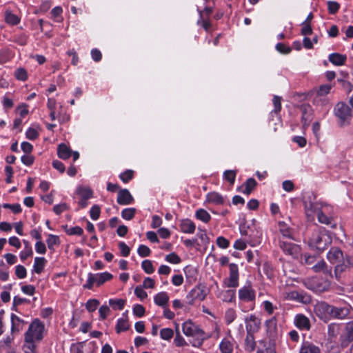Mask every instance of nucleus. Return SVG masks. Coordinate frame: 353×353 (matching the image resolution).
<instances>
[{
	"instance_id": "obj_1",
	"label": "nucleus",
	"mask_w": 353,
	"mask_h": 353,
	"mask_svg": "<svg viewBox=\"0 0 353 353\" xmlns=\"http://www.w3.org/2000/svg\"><path fill=\"white\" fill-rule=\"evenodd\" d=\"M182 331L185 336L195 338L192 344L196 347L201 346L203 341L210 337V335L206 334L198 325L190 320L182 324Z\"/></svg>"
},
{
	"instance_id": "obj_2",
	"label": "nucleus",
	"mask_w": 353,
	"mask_h": 353,
	"mask_svg": "<svg viewBox=\"0 0 353 353\" xmlns=\"http://www.w3.org/2000/svg\"><path fill=\"white\" fill-rule=\"evenodd\" d=\"M332 242L331 237L323 228H316L309 240V245L320 252L323 251Z\"/></svg>"
},
{
	"instance_id": "obj_3",
	"label": "nucleus",
	"mask_w": 353,
	"mask_h": 353,
	"mask_svg": "<svg viewBox=\"0 0 353 353\" xmlns=\"http://www.w3.org/2000/svg\"><path fill=\"white\" fill-rule=\"evenodd\" d=\"M45 332L44 323L39 319L32 321L25 334L26 342L41 341L43 338Z\"/></svg>"
},
{
	"instance_id": "obj_4",
	"label": "nucleus",
	"mask_w": 353,
	"mask_h": 353,
	"mask_svg": "<svg viewBox=\"0 0 353 353\" xmlns=\"http://www.w3.org/2000/svg\"><path fill=\"white\" fill-rule=\"evenodd\" d=\"M353 274V256L346 255L344 260L334 267V276L340 281L342 277L351 276Z\"/></svg>"
},
{
	"instance_id": "obj_5",
	"label": "nucleus",
	"mask_w": 353,
	"mask_h": 353,
	"mask_svg": "<svg viewBox=\"0 0 353 353\" xmlns=\"http://www.w3.org/2000/svg\"><path fill=\"white\" fill-rule=\"evenodd\" d=\"M353 342V321L344 325L340 334L339 343L342 347H347Z\"/></svg>"
},
{
	"instance_id": "obj_6",
	"label": "nucleus",
	"mask_w": 353,
	"mask_h": 353,
	"mask_svg": "<svg viewBox=\"0 0 353 353\" xmlns=\"http://www.w3.org/2000/svg\"><path fill=\"white\" fill-rule=\"evenodd\" d=\"M334 114L341 122H349L353 117V108L344 102H339L334 107Z\"/></svg>"
},
{
	"instance_id": "obj_7",
	"label": "nucleus",
	"mask_w": 353,
	"mask_h": 353,
	"mask_svg": "<svg viewBox=\"0 0 353 353\" xmlns=\"http://www.w3.org/2000/svg\"><path fill=\"white\" fill-rule=\"evenodd\" d=\"M303 204L307 217H312L315 212L320 210V204L316 201V196L312 192L304 196Z\"/></svg>"
},
{
	"instance_id": "obj_8",
	"label": "nucleus",
	"mask_w": 353,
	"mask_h": 353,
	"mask_svg": "<svg viewBox=\"0 0 353 353\" xmlns=\"http://www.w3.org/2000/svg\"><path fill=\"white\" fill-rule=\"evenodd\" d=\"M238 295L239 300L244 303H254L256 299V291L250 281L239 290Z\"/></svg>"
},
{
	"instance_id": "obj_9",
	"label": "nucleus",
	"mask_w": 353,
	"mask_h": 353,
	"mask_svg": "<svg viewBox=\"0 0 353 353\" xmlns=\"http://www.w3.org/2000/svg\"><path fill=\"white\" fill-rule=\"evenodd\" d=\"M279 247L285 254L292 256L293 259H297L301 254L300 247L292 242L280 240Z\"/></svg>"
},
{
	"instance_id": "obj_10",
	"label": "nucleus",
	"mask_w": 353,
	"mask_h": 353,
	"mask_svg": "<svg viewBox=\"0 0 353 353\" xmlns=\"http://www.w3.org/2000/svg\"><path fill=\"white\" fill-rule=\"evenodd\" d=\"M332 305L325 303H318L314 307V312L317 316L323 321H327L332 318Z\"/></svg>"
},
{
	"instance_id": "obj_11",
	"label": "nucleus",
	"mask_w": 353,
	"mask_h": 353,
	"mask_svg": "<svg viewBox=\"0 0 353 353\" xmlns=\"http://www.w3.org/2000/svg\"><path fill=\"white\" fill-rule=\"evenodd\" d=\"M286 299L296 301L304 304H308L312 301L311 296L304 291L292 290L287 293Z\"/></svg>"
},
{
	"instance_id": "obj_12",
	"label": "nucleus",
	"mask_w": 353,
	"mask_h": 353,
	"mask_svg": "<svg viewBox=\"0 0 353 353\" xmlns=\"http://www.w3.org/2000/svg\"><path fill=\"white\" fill-rule=\"evenodd\" d=\"M246 332L248 334L257 332L261 327V321L255 315L250 314L245 319Z\"/></svg>"
},
{
	"instance_id": "obj_13",
	"label": "nucleus",
	"mask_w": 353,
	"mask_h": 353,
	"mask_svg": "<svg viewBox=\"0 0 353 353\" xmlns=\"http://www.w3.org/2000/svg\"><path fill=\"white\" fill-rule=\"evenodd\" d=\"M207 295V292L204 286L198 285L194 288L187 296L190 304H193L195 300L203 301Z\"/></svg>"
},
{
	"instance_id": "obj_14",
	"label": "nucleus",
	"mask_w": 353,
	"mask_h": 353,
	"mask_svg": "<svg viewBox=\"0 0 353 353\" xmlns=\"http://www.w3.org/2000/svg\"><path fill=\"white\" fill-rule=\"evenodd\" d=\"M230 276L228 279L226 286L228 288H236L239 286V268L235 263H230L229 265Z\"/></svg>"
},
{
	"instance_id": "obj_15",
	"label": "nucleus",
	"mask_w": 353,
	"mask_h": 353,
	"mask_svg": "<svg viewBox=\"0 0 353 353\" xmlns=\"http://www.w3.org/2000/svg\"><path fill=\"white\" fill-rule=\"evenodd\" d=\"M330 286V283L327 280V278L323 281H319L317 279H313L307 285V288L317 292H321L327 291Z\"/></svg>"
},
{
	"instance_id": "obj_16",
	"label": "nucleus",
	"mask_w": 353,
	"mask_h": 353,
	"mask_svg": "<svg viewBox=\"0 0 353 353\" xmlns=\"http://www.w3.org/2000/svg\"><path fill=\"white\" fill-rule=\"evenodd\" d=\"M347 254H344L339 248H332L327 254V260L332 263L337 265L344 260Z\"/></svg>"
},
{
	"instance_id": "obj_17",
	"label": "nucleus",
	"mask_w": 353,
	"mask_h": 353,
	"mask_svg": "<svg viewBox=\"0 0 353 353\" xmlns=\"http://www.w3.org/2000/svg\"><path fill=\"white\" fill-rule=\"evenodd\" d=\"M294 324L300 330L308 331L311 327L310 319L303 314H297L295 315Z\"/></svg>"
},
{
	"instance_id": "obj_18",
	"label": "nucleus",
	"mask_w": 353,
	"mask_h": 353,
	"mask_svg": "<svg viewBox=\"0 0 353 353\" xmlns=\"http://www.w3.org/2000/svg\"><path fill=\"white\" fill-rule=\"evenodd\" d=\"M312 270L316 272L323 273L325 278H332V268H329L324 260H319L312 267Z\"/></svg>"
},
{
	"instance_id": "obj_19",
	"label": "nucleus",
	"mask_w": 353,
	"mask_h": 353,
	"mask_svg": "<svg viewBox=\"0 0 353 353\" xmlns=\"http://www.w3.org/2000/svg\"><path fill=\"white\" fill-rule=\"evenodd\" d=\"M134 201L132 196L127 189H122L119 191L117 201L120 205H129Z\"/></svg>"
},
{
	"instance_id": "obj_20",
	"label": "nucleus",
	"mask_w": 353,
	"mask_h": 353,
	"mask_svg": "<svg viewBox=\"0 0 353 353\" xmlns=\"http://www.w3.org/2000/svg\"><path fill=\"white\" fill-rule=\"evenodd\" d=\"M11 334L12 335L19 332L23 329L26 322L17 316V315L12 314L11 315Z\"/></svg>"
},
{
	"instance_id": "obj_21",
	"label": "nucleus",
	"mask_w": 353,
	"mask_h": 353,
	"mask_svg": "<svg viewBox=\"0 0 353 353\" xmlns=\"http://www.w3.org/2000/svg\"><path fill=\"white\" fill-rule=\"evenodd\" d=\"M332 318L343 319L347 316L350 314L349 307L347 306L336 307L332 305Z\"/></svg>"
},
{
	"instance_id": "obj_22",
	"label": "nucleus",
	"mask_w": 353,
	"mask_h": 353,
	"mask_svg": "<svg viewBox=\"0 0 353 353\" xmlns=\"http://www.w3.org/2000/svg\"><path fill=\"white\" fill-rule=\"evenodd\" d=\"M179 227L182 232L187 234H193L196 229L194 222L188 219L181 220Z\"/></svg>"
},
{
	"instance_id": "obj_23",
	"label": "nucleus",
	"mask_w": 353,
	"mask_h": 353,
	"mask_svg": "<svg viewBox=\"0 0 353 353\" xmlns=\"http://www.w3.org/2000/svg\"><path fill=\"white\" fill-rule=\"evenodd\" d=\"M344 325L339 323H331L328 325V336L331 341H334L341 334Z\"/></svg>"
},
{
	"instance_id": "obj_24",
	"label": "nucleus",
	"mask_w": 353,
	"mask_h": 353,
	"mask_svg": "<svg viewBox=\"0 0 353 353\" xmlns=\"http://www.w3.org/2000/svg\"><path fill=\"white\" fill-rule=\"evenodd\" d=\"M154 301L156 305L165 308L166 306H168L169 296L165 292H159L154 296Z\"/></svg>"
},
{
	"instance_id": "obj_25",
	"label": "nucleus",
	"mask_w": 353,
	"mask_h": 353,
	"mask_svg": "<svg viewBox=\"0 0 353 353\" xmlns=\"http://www.w3.org/2000/svg\"><path fill=\"white\" fill-rule=\"evenodd\" d=\"M225 199L222 195L216 192H212L206 195V202L216 205L223 204Z\"/></svg>"
},
{
	"instance_id": "obj_26",
	"label": "nucleus",
	"mask_w": 353,
	"mask_h": 353,
	"mask_svg": "<svg viewBox=\"0 0 353 353\" xmlns=\"http://www.w3.org/2000/svg\"><path fill=\"white\" fill-rule=\"evenodd\" d=\"M328 59L335 65H343L347 60V56L339 53H332L329 55Z\"/></svg>"
},
{
	"instance_id": "obj_27",
	"label": "nucleus",
	"mask_w": 353,
	"mask_h": 353,
	"mask_svg": "<svg viewBox=\"0 0 353 353\" xmlns=\"http://www.w3.org/2000/svg\"><path fill=\"white\" fill-rule=\"evenodd\" d=\"M233 340L228 338L223 339L220 345L219 348L221 353H232L233 351Z\"/></svg>"
},
{
	"instance_id": "obj_28",
	"label": "nucleus",
	"mask_w": 353,
	"mask_h": 353,
	"mask_svg": "<svg viewBox=\"0 0 353 353\" xmlns=\"http://www.w3.org/2000/svg\"><path fill=\"white\" fill-rule=\"evenodd\" d=\"M72 154L71 150L64 143L59 145L57 148V155L60 159L66 160L70 157Z\"/></svg>"
},
{
	"instance_id": "obj_29",
	"label": "nucleus",
	"mask_w": 353,
	"mask_h": 353,
	"mask_svg": "<svg viewBox=\"0 0 353 353\" xmlns=\"http://www.w3.org/2000/svg\"><path fill=\"white\" fill-rule=\"evenodd\" d=\"M265 327L270 336H274L277 331V322L275 317H272L265 321Z\"/></svg>"
},
{
	"instance_id": "obj_30",
	"label": "nucleus",
	"mask_w": 353,
	"mask_h": 353,
	"mask_svg": "<svg viewBox=\"0 0 353 353\" xmlns=\"http://www.w3.org/2000/svg\"><path fill=\"white\" fill-rule=\"evenodd\" d=\"M46 262L47 261L44 257H35L32 272L41 274L46 266Z\"/></svg>"
},
{
	"instance_id": "obj_31",
	"label": "nucleus",
	"mask_w": 353,
	"mask_h": 353,
	"mask_svg": "<svg viewBox=\"0 0 353 353\" xmlns=\"http://www.w3.org/2000/svg\"><path fill=\"white\" fill-rule=\"evenodd\" d=\"M4 16L6 22L10 26L17 25L20 22V18L10 10H6Z\"/></svg>"
},
{
	"instance_id": "obj_32",
	"label": "nucleus",
	"mask_w": 353,
	"mask_h": 353,
	"mask_svg": "<svg viewBox=\"0 0 353 353\" xmlns=\"http://www.w3.org/2000/svg\"><path fill=\"white\" fill-rule=\"evenodd\" d=\"M300 353H321L320 349L309 342L303 343Z\"/></svg>"
},
{
	"instance_id": "obj_33",
	"label": "nucleus",
	"mask_w": 353,
	"mask_h": 353,
	"mask_svg": "<svg viewBox=\"0 0 353 353\" xmlns=\"http://www.w3.org/2000/svg\"><path fill=\"white\" fill-rule=\"evenodd\" d=\"M245 346L246 351L252 352L254 350L256 343L254 341V334L247 333V336L245 339Z\"/></svg>"
},
{
	"instance_id": "obj_34",
	"label": "nucleus",
	"mask_w": 353,
	"mask_h": 353,
	"mask_svg": "<svg viewBox=\"0 0 353 353\" xmlns=\"http://www.w3.org/2000/svg\"><path fill=\"white\" fill-rule=\"evenodd\" d=\"M195 216L203 223H208L211 219L210 214L204 209L200 208L196 211Z\"/></svg>"
},
{
	"instance_id": "obj_35",
	"label": "nucleus",
	"mask_w": 353,
	"mask_h": 353,
	"mask_svg": "<svg viewBox=\"0 0 353 353\" xmlns=\"http://www.w3.org/2000/svg\"><path fill=\"white\" fill-rule=\"evenodd\" d=\"M23 243L25 245V248L20 253V258L22 261L26 260V259L32 256L33 253L32 248L30 246L29 243L27 241L23 240Z\"/></svg>"
},
{
	"instance_id": "obj_36",
	"label": "nucleus",
	"mask_w": 353,
	"mask_h": 353,
	"mask_svg": "<svg viewBox=\"0 0 353 353\" xmlns=\"http://www.w3.org/2000/svg\"><path fill=\"white\" fill-rule=\"evenodd\" d=\"M274 110L270 112L271 117H273L274 114H278L281 110V97L279 96H274L272 99Z\"/></svg>"
},
{
	"instance_id": "obj_37",
	"label": "nucleus",
	"mask_w": 353,
	"mask_h": 353,
	"mask_svg": "<svg viewBox=\"0 0 353 353\" xmlns=\"http://www.w3.org/2000/svg\"><path fill=\"white\" fill-rule=\"evenodd\" d=\"M96 274L98 286L103 284L105 281H110L112 278V275L108 272Z\"/></svg>"
},
{
	"instance_id": "obj_38",
	"label": "nucleus",
	"mask_w": 353,
	"mask_h": 353,
	"mask_svg": "<svg viewBox=\"0 0 353 353\" xmlns=\"http://www.w3.org/2000/svg\"><path fill=\"white\" fill-rule=\"evenodd\" d=\"M77 193L81 198L88 199L92 196V191L89 188L80 186L77 188Z\"/></svg>"
},
{
	"instance_id": "obj_39",
	"label": "nucleus",
	"mask_w": 353,
	"mask_h": 353,
	"mask_svg": "<svg viewBox=\"0 0 353 353\" xmlns=\"http://www.w3.org/2000/svg\"><path fill=\"white\" fill-rule=\"evenodd\" d=\"M256 184H257V183L254 179H253V178L248 179L245 183V188L244 190H243V193H244L247 195H249L251 193V192L253 190V189L256 187Z\"/></svg>"
},
{
	"instance_id": "obj_40",
	"label": "nucleus",
	"mask_w": 353,
	"mask_h": 353,
	"mask_svg": "<svg viewBox=\"0 0 353 353\" xmlns=\"http://www.w3.org/2000/svg\"><path fill=\"white\" fill-rule=\"evenodd\" d=\"M134 176V171L126 170L119 174V179L125 183H128Z\"/></svg>"
},
{
	"instance_id": "obj_41",
	"label": "nucleus",
	"mask_w": 353,
	"mask_h": 353,
	"mask_svg": "<svg viewBox=\"0 0 353 353\" xmlns=\"http://www.w3.org/2000/svg\"><path fill=\"white\" fill-rule=\"evenodd\" d=\"M279 230L284 237L292 239V232L290 229L287 226L284 222H279Z\"/></svg>"
},
{
	"instance_id": "obj_42",
	"label": "nucleus",
	"mask_w": 353,
	"mask_h": 353,
	"mask_svg": "<svg viewBox=\"0 0 353 353\" xmlns=\"http://www.w3.org/2000/svg\"><path fill=\"white\" fill-rule=\"evenodd\" d=\"M317 217H318L319 221L321 223H324V224H327V225L331 223L332 217L326 215L323 210H320L319 211H318Z\"/></svg>"
},
{
	"instance_id": "obj_43",
	"label": "nucleus",
	"mask_w": 353,
	"mask_h": 353,
	"mask_svg": "<svg viewBox=\"0 0 353 353\" xmlns=\"http://www.w3.org/2000/svg\"><path fill=\"white\" fill-rule=\"evenodd\" d=\"M125 301L123 299H110L109 304L113 309L122 310L124 307Z\"/></svg>"
},
{
	"instance_id": "obj_44",
	"label": "nucleus",
	"mask_w": 353,
	"mask_h": 353,
	"mask_svg": "<svg viewBox=\"0 0 353 353\" xmlns=\"http://www.w3.org/2000/svg\"><path fill=\"white\" fill-rule=\"evenodd\" d=\"M175 345L178 347H182L186 345V342L183 337L180 334L179 331V325L176 326V336L174 340Z\"/></svg>"
},
{
	"instance_id": "obj_45",
	"label": "nucleus",
	"mask_w": 353,
	"mask_h": 353,
	"mask_svg": "<svg viewBox=\"0 0 353 353\" xmlns=\"http://www.w3.org/2000/svg\"><path fill=\"white\" fill-rule=\"evenodd\" d=\"M14 76L17 79L22 81H25L28 79L27 71L23 68H17L14 72Z\"/></svg>"
},
{
	"instance_id": "obj_46",
	"label": "nucleus",
	"mask_w": 353,
	"mask_h": 353,
	"mask_svg": "<svg viewBox=\"0 0 353 353\" xmlns=\"http://www.w3.org/2000/svg\"><path fill=\"white\" fill-rule=\"evenodd\" d=\"M332 86L330 85H321L316 90V97H321L327 95L330 90Z\"/></svg>"
},
{
	"instance_id": "obj_47",
	"label": "nucleus",
	"mask_w": 353,
	"mask_h": 353,
	"mask_svg": "<svg viewBox=\"0 0 353 353\" xmlns=\"http://www.w3.org/2000/svg\"><path fill=\"white\" fill-rule=\"evenodd\" d=\"M174 336V332L171 328H163L160 331V336L163 340H170Z\"/></svg>"
},
{
	"instance_id": "obj_48",
	"label": "nucleus",
	"mask_w": 353,
	"mask_h": 353,
	"mask_svg": "<svg viewBox=\"0 0 353 353\" xmlns=\"http://www.w3.org/2000/svg\"><path fill=\"white\" fill-rule=\"evenodd\" d=\"M135 212V208H125L122 210L121 216L123 219L125 220H131L134 217Z\"/></svg>"
},
{
	"instance_id": "obj_49",
	"label": "nucleus",
	"mask_w": 353,
	"mask_h": 353,
	"mask_svg": "<svg viewBox=\"0 0 353 353\" xmlns=\"http://www.w3.org/2000/svg\"><path fill=\"white\" fill-rule=\"evenodd\" d=\"M99 304L100 302L97 299H90L85 303V307L90 312H92L97 310Z\"/></svg>"
},
{
	"instance_id": "obj_50",
	"label": "nucleus",
	"mask_w": 353,
	"mask_h": 353,
	"mask_svg": "<svg viewBox=\"0 0 353 353\" xmlns=\"http://www.w3.org/2000/svg\"><path fill=\"white\" fill-rule=\"evenodd\" d=\"M141 267L147 274H152L154 272V268L152 263L150 260H144L142 261Z\"/></svg>"
},
{
	"instance_id": "obj_51",
	"label": "nucleus",
	"mask_w": 353,
	"mask_h": 353,
	"mask_svg": "<svg viewBox=\"0 0 353 353\" xmlns=\"http://www.w3.org/2000/svg\"><path fill=\"white\" fill-rule=\"evenodd\" d=\"M128 329V325L126 320L123 319H119L117 321V323L116 325V331L117 333H120L121 332L125 331Z\"/></svg>"
},
{
	"instance_id": "obj_52",
	"label": "nucleus",
	"mask_w": 353,
	"mask_h": 353,
	"mask_svg": "<svg viewBox=\"0 0 353 353\" xmlns=\"http://www.w3.org/2000/svg\"><path fill=\"white\" fill-rule=\"evenodd\" d=\"M236 172L234 170H225L223 173V177L225 180L229 181L231 184H234L235 181Z\"/></svg>"
},
{
	"instance_id": "obj_53",
	"label": "nucleus",
	"mask_w": 353,
	"mask_h": 353,
	"mask_svg": "<svg viewBox=\"0 0 353 353\" xmlns=\"http://www.w3.org/2000/svg\"><path fill=\"white\" fill-rule=\"evenodd\" d=\"M165 259L166 261L172 264H179L181 261V258L174 252L167 254Z\"/></svg>"
},
{
	"instance_id": "obj_54",
	"label": "nucleus",
	"mask_w": 353,
	"mask_h": 353,
	"mask_svg": "<svg viewBox=\"0 0 353 353\" xmlns=\"http://www.w3.org/2000/svg\"><path fill=\"white\" fill-rule=\"evenodd\" d=\"M236 298L235 290H226L223 292V300L226 302H233Z\"/></svg>"
},
{
	"instance_id": "obj_55",
	"label": "nucleus",
	"mask_w": 353,
	"mask_h": 353,
	"mask_svg": "<svg viewBox=\"0 0 353 353\" xmlns=\"http://www.w3.org/2000/svg\"><path fill=\"white\" fill-rule=\"evenodd\" d=\"M3 208L6 209H10L14 214H19L21 212L22 209L19 203L15 204H9L4 203L3 204Z\"/></svg>"
},
{
	"instance_id": "obj_56",
	"label": "nucleus",
	"mask_w": 353,
	"mask_h": 353,
	"mask_svg": "<svg viewBox=\"0 0 353 353\" xmlns=\"http://www.w3.org/2000/svg\"><path fill=\"white\" fill-rule=\"evenodd\" d=\"M27 271L24 266L18 265L15 268V274L19 279H24L26 276Z\"/></svg>"
},
{
	"instance_id": "obj_57",
	"label": "nucleus",
	"mask_w": 353,
	"mask_h": 353,
	"mask_svg": "<svg viewBox=\"0 0 353 353\" xmlns=\"http://www.w3.org/2000/svg\"><path fill=\"white\" fill-rule=\"evenodd\" d=\"M236 312L233 309H229L225 312V322L227 324L232 323L236 319Z\"/></svg>"
},
{
	"instance_id": "obj_58",
	"label": "nucleus",
	"mask_w": 353,
	"mask_h": 353,
	"mask_svg": "<svg viewBox=\"0 0 353 353\" xmlns=\"http://www.w3.org/2000/svg\"><path fill=\"white\" fill-rule=\"evenodd\" d=\"M101 210L99 205H93L90 211V217L92 220H97L100 216Z\"/></svg>"
},
{
	"instance_id": "obj_59",
	"label": "nucleus",
	"mask_w": 353,
	"mask_h": 353,
	"mask_svg": "<svg viewBox=\"0 0 353 353\" xmlns=\"http://www.w3.org/2000/svg\"><path fill=\"white\" fill-rule=\"evenodd\" d=\"M48 247L49 249H52L54 245L59 243V237L53 234H49L48 238L46 240Z\"/></svg>"
},
{
	"instance_id": "obj_60",
	"label": "nucleus",
	"mask_w": 353,
	"mask_h": 353,
	"mask_svg": "<svg viewBox=\"0 0 353 353\" xmlns=\"http://www.w3.org/2000/svg\"><path fill=\"white\" fill-rule=\"evenodd\" d=\"M137 252L139 255L141 257H146L148 256L151 252L150 248L144 245H139Z\"/></svg>"
},
{
	"instance_id": "obj_61",
	"label": "nucleus",
	"mask_w": 353,
	"mask_h": 353,
	"mask_svg": "<svg viewBox=\"0 0 353 353\" xmlns=\"http://www.w3.org/2000/svg\"><path fill=\"white\" fill-rule=\"evenodd\" d=\"M340 8V5L336 1H330L327 2V8L329 12L331 14H335L338 12Z\"/></svg>"
},
{
	"instance_id": "obj_62",
	"label": "nucleus",
	"mask_w": 353,
	"mask_h": 353,
	"mask_svg": "<svg viewBox=\"0 0 353 353\" xmlns=\"http://www.w3.org/2000/svg\"><path fill=\"white\" fill-rule=\"evenodd\" d=\"M276 49L279 52H281L282 54H285L290 53L292 51V49L290 47L285 46L283 43H278L276 45Z\"/></svg>"
},
{
	"instance_id": "obj_63",
	"label": "nucleus",
	"mask_w": 353,
	"mask_h": 353,
	"mask_svg": "<svg viewBox=\"0 0 353 353\" xmlns=\"http://www.w3.org/2000/svg\"><path fill=\"white\" fill-rule=\"evenodd\" d=\"M66 233L69 235H81L83 233V230L81 227L75 226L70 228H68L65 230Z\"/></svg>"
},
{
	"instance_id": "obj_64",
	"label": "nucleus",
	"mask_w": 353,
	"mask_h": 353,
	"mask_svg": "<svg viewBox=\"0 0 353 353\" xmlns=\"http://www.w3.org/2000/svg\"><path fill=\"white\" fill-rule=\"evenodd\" d=\"M133 313L138 317H142L145 314V308L141 305L136 304L133 307Z\"/></svg>"
}]
</instances>
